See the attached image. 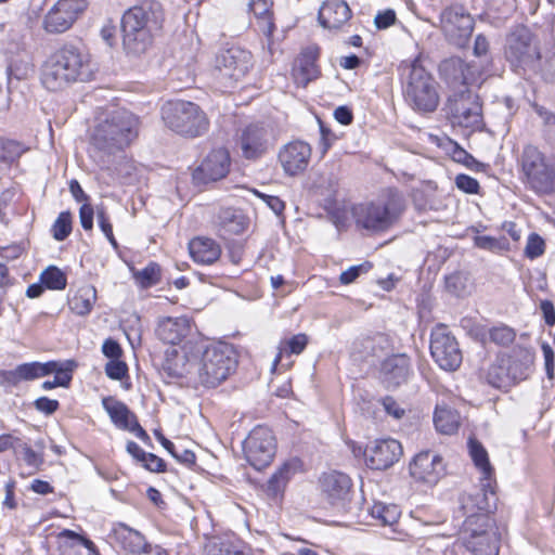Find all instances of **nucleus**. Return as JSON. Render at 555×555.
<instances>
[{
    "label": "nucleus",
    "mask_w": 555,
    "mask_h": 555,
    "mask_svg": "<svg viewBox=\"0 0 555 555\" xmlns=\"http://www.w3.org/2000/svg\"><path fill=\"white\" fill-rule=\"evenodd\" d=\"M233 348L223 343L204 348L188 340L180 350L168 353L164 369L173 377L196 373L198 382L214 388L224 382L235 369Z\"/></svg>",
    "instance_id": "f257e3e1"
},
{
    "label": "nucleus",
    "mask_w": 555,
    "mask_h": 555,
    "mask_svg": "<svg viewBox=\"0 0 555 555\" xmlns=\"http://www.w3.org/2000/svg\"><path fill=\"white\" fill-rule=\"evenodd\" d=\"M89 55L68 44L52 53L41 67L40 80L49 91H61L89 75Z\"/></svg>",
    "instance_id": "f03ea898"
},
{
    "label": "nucleus",
    "mask_w": 555,
    "mask_h": 555,
    "mask_svg": "<svg viewBox=\"0 0 555 555\" xmlns=\"http://www.w3.org/2000/svg\"><path fill=\"white\" fill-rule=\"evenodd\" d=\"M139 132V119L131 112L118 108L109 112L94 128L91 142L108 154L129 146Z\"/></svg>",
    "instance_id": "7ed1b4c3"
},
{
    "label": "nucleus",
    "mask_w": 555,
    "mask_h": 555,
    "mask_svg": "<svg viewBox=\"0 0 555 555\" xmlns=\"http://www.w3.org/2000/svg\"><path fill=\"white\" fill-rule=\"evenodd\" d=\"M154 4L144 2L141 5L130 8L122 16V43L131 53L144 52L152 41V33L158 27Z\"/></svg>",
    "instance_id": "20e7f679"
},
{
    "label": "nucleus",
    "mask_w": 555,
    "mask_h": 555,
    "mask_svg": "<svg viewBox=\"0 0 555 555\" xmlns=\"http://www.w3.org/2000/svg\"><path fill=\"white\" fill-rule=\"evenodd\" d=\"M165 125L173 132L185 138H197L208 131L209 119L195 103L189 101H169L162 107Z\"/></svg>",
    "instance_id": "39448f33"
},
{
    "label": "nucleus",
    "mask_w": 555,
    "mask_h": 555,
    "mask_svg": "<svg viewBox=\"0 0 555 555\" xmlns=\"http://www.w3.org/2000/svg\"><path fill=\"white\" fill-rule=\"evenodd\" d=\"M403 211L401 198L390 194L387 198L377 202L353 206L352 216L358 227L373 231H385L390 228Z\"/></svg>",
    "instance_id": "423d86ee"
},
{
    "label": "nucleus",
    "mask_w": 555,
    "mask_h": 555,
    "mask_svg": "<svg viewBox=\"0 0 555 555\" xmlns=\"http://www.w3.org/2000/svg\"><path fill=\"white\" fill-rule=\"evenodd\" d=\"M405 99L414 109L433 112L439 103L436 82L416 61L403 66Z\"/></svg>",
    "instance_id": "0eeeda50"
},
{
    "label": "nucleus",
    "mask_w": 555,
    "mask_h": 555,
    "mask_svg": "<svg viewBox=\"0 0 555 555\" xmlns=\"http://www.w3.org/2000/svg\"><path fill=\"white\" fill-rule=\"evenodd\" d=\"M524 180L537 192L547 191L554 180V170L545 155L534 145H526L519 157Z\"/></svg>",
    "instance_id": "6e6552de"
},
{
    "label": "nucleus",
    "mask_w": 555,
    "mask_h": 555,
    "mask_svg": "<svg viewBox=\"0 0 555 555\" xmlns=\"http://www.w3.org/2000/svg\"><path fill=\"white\" fill-rule=\"evenodd\" d=\"M447 109L453 125L470 129H479L482 125L478 96L468 90L451 96L448 100Z\"/></svg>",
    "instance_id": "1a4fd4ad"
},
{
    "label": "nucleus",
    "mask_w": 555,
    "mask_h": 555,
    "mask_svg": "<svg viewBox=\"0 0 555 555\" xmlns=\"http://www.w3.org/2000/svg\"><path fill=\"white\" fill-rule=\"evenodd\" d=\"M244 453L248 463L260 470L268 466L275 454V439L263 426L255 427L244 441Z\"/></svg>",
    "instance_id": "9d476101"
},
{
    "label": "nucleus",
    "mask_w": 555,
    "mask_h": 555,
    "mask_svg": "<svg viewBox=\"0 0 555 555\" xmlns=\"http://www.w3.org/2000/svg\"><path fill=\"white\" fill-rule=\"evenodd\" d=\"M505 54L515 66L529 67L540 59L537 42L527 27L515 28L506 40Z\"/></svg>",
    "instance_id": "9b49d317"
},
{
    "label": "nucleus",
    "mask_w": 555,
    "mask_h": 555,
    "mask_svg": "<svg viewBox=\"0 0 555 555\" xmlns=\"http://www.w3.org/2000/svg\"><path fill=\"white\" fill-rule=\"evenodd\" d=\"M430 353L436 363L444 371H455L462 363L459 344L444 325H438L433 330Z\"/></svg>",
    "instance_id": "f8f14e48"
},
{
    "label": "nucleus",
    "mask_w": 555,
    "mask_h": 555,
    "mask_svg": "<svg viewBox=\"0 0 555 555\" xmlns=\"http://www.w3.org/2000/svg\"><path fill=\"white\" fill-rule=\"evenodd\" d=\"M440 25L448 40L464 47L474 28L472 16L461 5L446 8L440 14Z\"/></svg>",
    "instance_id": "ddd939ff"
},
{
    "label": "nucleus",
    "mask_w": 555,
    "mask_h": 555,
    "mask_svg": "<svg viewBox=\"0 0 555 555\" xmlns=\"http://www.w3.org/2000/svg\"><path fill=\"white\" fill-rule=\"evenodd\" d=\"M462 541L464 546L475 555L499 554V539L490 522L481 527L480 524L472 525V519L465 521Z\"/></svg>",
    "instance_id": "4468645a"
},
{
    "label": "nucleus",
    "mask_w": 555,
    "mask_h": 555,
    "mask_svg": "<svg viewBox=\"0 0 555 555\" xmlns=\"http://www.w3.org/2000/svg\"><path fill=\"white\" fill-rule=\"evenodd\" d=\"M85 9V0H59L46 14L43 28L51 34L64 33Z\"/></svg>",
    "instance_id": "2eb2a0df"
},
{
    "label": "nucleus",
    "mask_w": 555,
    "mask_h": 555,
    "mask_svg": "<svg viewBox=\"0 0 555 555\" xmlns=\"http://www.w3.org/2000/svg\"><path fill=\"white\" fill-rule=\"evenodd\" d=\"M311 154L312 149L309 143L294 140L281 147L278 157L285 175L295 177L308 168Z\"/></svg>",
    "instance_id": "dca6fc26"
},
{
    "label": "nucleus",
    "mask_w": 555,
    "mask_h": 555,
    "mask_svg": "<svg viewBox=\"0 0 555 555\" xmlns=\"http://www.w3.org/2000/svg\"><path fill=\"white\" fill-rule=\"evenodd\" d=\"M215 66L224 77L237 80L251 67V54L240 47H231L216 55Z\"/></svg>",
    "instance_id": "f3484780"
},
{
    "label": "nucleus",
    "mask_w": 555,
    "mask_h": 555,
    "mask_svg": "<svg viewBox=\"0 0 555 555\" xmlns=\"http://www.w3.org/2000/svg\"><path fill=\"white\" fill-rule=\"evenodd\" d=\"M320 482L328 503L338 512H345L350 501V478L339 472H330L322 476Z\"/></svg>",
    "instance_id": "a211bd4d"
},
{
    "label": "nucleus",
    "mask_w": 555,
    "mask_h": 555,
    "mask_svg": "<svg viewBox=\"0 0 555 555\" xmlns=\"http://www.w3.org/2000/svg\"><path fill=\"white\" fill-rule=\"evenodd\" d=\"M402 447L396 439L375 440L364 451L365 464L372 469H386L399 461Z\"/></svg>",
    "instance_id": "6ab92c4d"
},
{
    "label": "nucleus",
    "mask_w": 555,
    "mask_h": 555,
    "mask_svg": "<svg viewBox=\"0 0 555 555\" xmlns=\"http://www.w3.org/2000/svg\"><path fill=\"white\" fill-rule=\"evenodd\" d=\"M230 164V155L225 149L214 150L195 169L193 179L198 183L218 181L228 175Z\"/></svg>",
    "instance_id": "aec40b11"
},
{
    "label": "nucleus",
    "mask_w": 555,
    "mask_h": 555,
    "mask_svg": "<svg viewBox=\"0 0 555 555\" xmlns=\"http://www.w3.org/2000/svg\"><path fill=\"white\" fill-rule=\"evenodd\" d=\"M410 473L418 481L436 485L444 474L442 457L430 451L420 452L410 464Z\"/></svg>",
    "instance_id": "412c9836"
},
{
    "label": "nucleus",
    "mask_w": 555,
    "mask_h": 555,
    "mask_svg": "<svg viewBox=\"0 0 555 555\" xmlns=\"http://www.w3.org/2000/svg\"><path fill=\"white\" fill-rule=\"evenodd\" d=\"M480 485L481 489L462 498V508L467 515L465 521L472 519V525L480 524L481 527H485L490 522L489 516L485 514V512H489L491 507L488 495L491 494L493 496L494 492L492 489V481H490V487H483L481 482Z\"/></svg>",
    "instance_id": "4be33fe9"
},
{
    "label": "nucleus",
    "mask_w": 555,
    "mask_h": 555,
    "mask_svg": "<svg viewBox=\"0 0 555 555\" xmlns=\"http://www.w3.org/2000/svg\"><path fill=\"white\" fill-rule=\"evenodd\" d=\"M238 146L246 159H258L270 147L268 131L259 125H249L244 128L238 138Z\"/></svg>",
    "instance_id": "5701e85b"
},
{
    "label": "nucleus",
    "mask_w": 555,
    "mask_h": 555,
    "mask_svg": "<svg viewBox=\"0 0 555 555\" xmlns=\"http://www.w3.org/2000/svg\"><path fill=\"white\" fill-rule=\"evenodd\" d=\"M319 54L318 46H309L296 59L293 67V78L298 86L306 87L319 77L320 69L317 65Z\"/></svg>",
    "instance_id": "b1692460"
},
{
    "label": "nucleus",
    "mask_w": 555,
    "mask_h": 555,
    "mask_svg": "<svg viewBox=\"0 0 555 555\" xmlns=\"http://www.w3.org/2000/svg\"><path fill=\"white\" fill-rule=\"evenodd\" d=\"M411 373V362L405 354L391 356L385 359L380 366L383 382L388 388L406 383Z\"/></svg>",
    "instance_id": "393cba45"
},
{
    "label": "nucleus",
    "mask_w": 555,
    "mask_h": 555,
    "mask_svg": "<svg viewBox=\"0 0 555 555\" xmlns=\"http://www.w3.org/2000/svg\"><path fill=\"white\" fill-rule=\"evenodd\" d=\"M191 332V322L186 317L159 319L156 327L157 337L166 344L177 345Z\"/></svg>",
    "instance_id": "a878e982"
},
{
    "label": "nucleus",
    "mask_w": 555,
    "mask_h": 555,
    "mask_svg": "<svg viewBox=\"0 0 555 555\" xmlns=\"http://www.w3.org/2000/svg\"><path fill=\"white\" fill-rule=\"evenodd\" d=\"M351 17L349 5L343 0H327L319 11V22L327 29H338Z\"/></svg>",
    "instance_id": "bb28decb"
},
{
    "label": "nucleus",
    "mask_w": 555,
    "mask_h": 555,
    "mask_svg": "<svg viewBox=\"0 0 555 555\" xmlns=\"http://www.w3.org/2000/svg\"><path fill=\"white\" fill-rule=\"evenodd\" d=\"M112 538L122 550L132 555H139L149 545L141 532L125 524H117L114 526L112 530Z\"/></svg>",
    "instance_id": "cd10ccee"
},
{
    "label": "nucleus",
    "mask_w": 555,
    "mask_h": 555,
    "mask_svg": "<svg viewBox=\"0 0 555 555\" xmlns=\"http://www.w3.org/2000/svg\"><path fill=\"white\" fill-rule=\"evenodd\" d=\"M522 373L518 372V364L509 358H501L491 364L487 372L489 384L494 387L505 386L509 382L522 379Z\"/></svg>",
    "instance_id": "c85d7f7f"
},
{
    "label": "nucleus",
    "mask_w": 555,
    "mask_h": 555,
    "mask_svg": "<svg viewBox=\"0 0 555 555\" xmlns=\"http://www.w3.org/2000/svg\"><path fill=\"white\" fill-rule=\"evenodd\" d=\"M216 225L221 236L242 234L248 225L247 218L241 210L233 208H222L216 218Z\"/></svg>",
    "instance_id": "c756f323"
},
{
    "label": "nucleus",
    "mask_w": 555,
    "mask_h": 555,
    "mask_svg": "<svg viewBox=\"0 0 555 555\" xmlns=\"http://www.w3.org/2000/svg\"><path fill=\"white\" fill-rule=\"evenodd\" d=\"M192 259L199 264H211L221 255L220 245L208 237H195L189 243Z\"/></svg>",
    "instance_id": "7c9ffc66"
},
{
    "label": "nucleus",
    "mask_w": 555,
    "mask_h": 555,
    "mask_svg": "<svg viewBox=\"0 0 555 555\" xmlns=\"http://www.w3.org/2000/svg\"><path fill=\"white\" fill-rule=\"evenodd\" d=\"M440 69L452 83L467 86L476 80L474 73L470 70V66L461 59L444 61Z\"/></svg>",
    "instance_id": "2f4dec72"
},
{
    "label": "nucleus",
    "mask_w": 555,
    "mask_h": 555,
    "mask_svg": "<svg viewBox=\"0 0 555 555\" xmlns=\"http://www.w3.org/2000/svg\"><path fill=\"white\" fill-rule=\"evenodd\" d=\"M299 468L298 460H291L285 462L278 470L271 476L267 483V493L272 498L281 494L291 478L297 473Z\"/></svg>",
    "instance_id": "473e14b6"
},
{
    "label": "nucleus",
    "mask_w": 555,
    "mask_h": 555,
    "mask_svg": "<svg viewBox=\"0 0 555 555\" xmlns=\"http://www.w3.org/2000/svg\"><path fill=\"white\" fill-rule=\"evenodd\" d=\"M102 404L116 427L124 430L133 427L132 421L135 416L124 402L108 397L102 400Z\"/></svg>",
    "instance_id": "72a5a7b5"
},
{
    "label": "nucleus",
    "mask_w": 555,
    "mask_h": 555,
    "mask_svg": "<svg viewBox=\"0 0 555 555\" xmlns=\"http://www.w3.org/2000/svg\"><path fill=\"white\" fill-rule=\"evenodd\" d=\"M468 449L475 466L480 470V482L483 487H490L492 481L493 468L489 462L488 453L480 442L469 439Z\"/></svg>",
    "instance_id": "f704fd0d"
},
{
    "label": "nucleus",
    "mask_w": 555,
    "mask_h": 555,
    "mask_svg": "<svg viewBox=\"0 0 555 555\" xmlns=\"http://www.w3.org/2000/svg\"><path fill=\"white\" fill-rule=\"evenodd\" d=\"M436 429L443 435H453L460 427L459 413L446 404H437L434 414Z\"/></svg>",
    "instance_id": "c9c22d12"
},
{
    "label": "nucleus",
    "mask_w": 555,
    "mask_h": 555,
    "mask_svg": "<svg viewBox=\"0 0 555 555\" xmlns=\"http://www.w3.org/2000/svg\"><path fill=\"white\" fill-rule=\"evenodd\" d=\"M96 300V289L92 285H85L77 289L68 299L69 309L77 315H87L91 312Z\"/></svg>",
    "instance_id": "e433bc0d"
},
{
    "label": "nucleus",
    "mask_w": 555,
    "mask_h": 555,
    "mask_svg": "<svg viewBox=\"0 0 555 555\" xmlns=\"http://www.w3.org/2000/svg\"><path fill=\"white\" fill-rule=\"evenodd\" d=\"M272 0H251L249 7L258 21V27L261 33L270 38L275 29L272 18Z\"/></svg>",
    "instance_id": "4c0bfd02"
},
{
    "label": "nucleus",
    "mask_w": 555,
    "mask_h": 555,
    "mask_svg": "<svg viewBox=\"0 0 555 555\" xmlns=\"http://www.w3.org/2000/svg\"><path fill=\"white\" fill-rule=\"evenodd\" d=\"M57 546L59 550L62 552L63 555H69L72 551H74L77 547H85L89 552H94V543L80 534L64 529L61 531L57 537Z\"/></svg>",
    "instance_id": "58836bf2"
},
{
    "label": "nucleus",
    "mask_w": 555,
    "mask_h": 555,
    "mask_svg": "<svg viewBox=\"0 0 555 555\" xmlns=\"http://www.w3.org/2000/svg\"><path fill=\"white\" fill-rule=\"evenodd\" d=\"M371 516L378 521L380 526H392L400 517V509L395 504L375 502L370 507Z\"/></svg>",
    "instance_id": "ea45409f"
},
{
    "label": "nucleus",
    "mask_w": 555,
    "mask_h": 555,
    "mask_svg": "<svg viewBox=\"0 0 555 555\" xmlns=\"http://www.w3.org/2000/svg\"><path fill=\"white\" fill-rule=\"evenodd\" d=\"M308 344V336L306 334H297L291 338L281 340L279 345V353L273 361V367L281 362L284 354H299Z\"/></svg>",
    "instance_id": "a19ab883"
},
{
    "label": "nucleus",
    "mask_w": 555,
    "mask_h": 555,
    "mask_svg": "<svg viewBox=\"0 0 555 555\" xmlns=\"http://www.w3.org/2000/svg\"><path fill=\"white\" fill-rule=\"evenodd\" d=\"M135 283L141 288H150L160 282L162 270L158 263L150 262L142 270L131 269Z\"/></svg>",
    "instance_id": "79ce46f5"
},
{
    "label": "nucleus",
    "mask_w": 555,
    "mask_h": 555,
    "mask_svg": "<svg viewBox=\"0 0 555 555\" xmlns=\"http://www.w3.org/2000/svg\"><path fill=\"white\" fill-rule=\"evenodd\" d=\"M39 281L48 289L62 291L67 285L66 274L55 266H49L39 276Z\"/></svg>",
    "instance_id": "37998d69"
},
{
    "label": "nucleus",
    "mask_w": 555,
    "mask_h": 555,
    "mask_svg": "<svg viewBox=\"0 0 555 555\" xmlns=\"http://www.w3.org/2000/svg\"><path fill=\"white\" fill-rule=\"evenodd\" d=\"M28 149L21 142L14 140H3L1 143L0 158L5 163H14Z\"/></svg>",
    "instance_id": "c03bdc74"
},
{
    "label": "nucleus",
    "mask_w": 555,
    "mask_h": 555,
    "mask_svg": "<svg viewBox=\"0 0 555 555\" xmlns=\"http://www.w3.org/2000/svg\"><path fill=\"white\" fill-rule=\"evenodd\" d=\"M74 361H66L65 363H60L56 361H49L46 363L37 362L38 373L40 377L55 374V375H63V374H72L73 369L75 366Z\"/></svg>",
    "instance_id": "a18cd8bd"
},
{
    "label": "nucleus",
    "mask_w": 555,
    "mask_h": 555,
    "mask_svg": "<svg viewBox=\"0 0 555 555\" xmlns=\"http://www.w3.org/2000/svg\"><path fill=\"white\" fill-rule=\"evenodd\" d=\"M205 552L206 555H245L230 543L223 542L218 538L208 540L205 545Z\"/></svg>",
    "instance_id": "49530a36"
},
{
    "label": "nucleus",
    "mask_w": 555,
    "mask_h": 555,
    "mask_svg": "<svg viewBox=\"0 0 555 555\" xmlns=\"http://www.w3.org/2000/svg\"><path fill=\"white\" fill-rule=\"evenodd\" d=\"M52 235L56 241H64L72 232V216L68 211L59 215L52 225Z\"/></svg>",
    "instance_id": "de8ad7c7"
},
{
    "label": "nucleus",
    "mask_w": 555,
    "mask_h": 555,
    "mask_svg": "<svg viewBox=\"0 0 555 555\" xmlns=\"http://www.w3.org/2000/svg\"><path fill=\"white\" fill-rule=\"evenodd\" d=\"M490 340L500 346H508L515 339V332L506 325L494 326L489 331Z\"/></svg>",
    "instance_id": "09e8293b"
},
{
    "label": "nucleus",
    "mask_w": 555,
    "mask_h": 555,
    "mask_svg": "<svg viewBox=\"0 0 555 555\" xmlns=\"http://www.w3.org/2000/svg\"><path fill=\"white\" fill-rule=\"evenodd\" d=\"M475 245L481 249L490 251H501L508 249V243L505 240H500L488 235L476 236Z\"/></svg>",
    "instance_id": "8fccbe9b"
},
{
    "label": "nucleus",
    "mask_w": 555,
    "mask_h": 555,
    "mask_svg": "<svg viewBox=\"0 0 555 555\" xmlns=\"http://www.w3.org/2000/svg\"><path fill=\"white\" fill-rule=\"evenodd\" d=\"M545 250V242L544 240L535 234L532 233L529 235L527 240V244L525 247V255L529 259H535L544 254Z\"/></svg>",
    "instance_id": "3c124183"
},
{
    "label": "nucleus",
    "mask_w": 555,
    "mask_h": 555,
    "mask_svg": "<svg viewBox=\"0 0 555 555\" xmlns=\"http://www.w3.org/2000/svg\"><path fill=\"white\" fill-rule=\"evenodd\" d=\"M319 124L321 134L319 141V151L321 157H324L328 150L332 147V145L338 140V137L330 128H327L321 120H319Z\"/></svg>",
    "instance_id": "603ef678"
},
{
    "label": "nucleus",
    "mask_w": 555,
    "mask_h": 555,
    "mask_svg": "<svg viewBox=\"0 0 555 555\" xmlns=\"http://www.w3.org/2000/svg\"><path fill=\"white\" fill-rule=\"evenodd\" d=\"M371 268L372 264L370 262H363L359 266H352L348 268L346 271L341 272L339 281L341 284L348 285L354 282L360 276V274L369 272Z\"/></svg>",
    "instance_id": "864d4df0"
},
{
    "label": "nucleus",
    "mask_w": 555,
    "mask_h": 555,
    "mask_svg": "<svg viewBox=\"0 0 555 555\" xmlns=\"http://www.w3.org/2000/svg\"><path fill=\"white\" fill-rule=\"evenodd\" d=\"M96 218H98L99 227L102 230V232L104 233V235L107 237V240L113 245V247L117 248L118 245H117V242L113 234V227L102 207L98 208Z\"/></svg>",
    "instance_id": "5fc2aeb1"
},
{
    "label": "nucleus",
    "mask_w": 555,
    "mask_h": 555,
    "mask_svg": "<svg viewBox=\"0 0 555 555\" xmlns=\"http://www.w3.org/2000/svg\"><path fill=\"white\" fill-rule=\"evenodd\" d=\"M15 369L20 383L40 378L37 362L23 363L17 365Z\"/></svg>",
    "instance_id": "6e6d98bb"
},
{
    "label": "nucleus",
    "mask_w": 555,
    "mask_h": 555,
    "mask_svg": "<svg viewBox=\"0 0 555 555\" xmlns=\"http://www.w3.org/2000/svg\"><path fill=\"white\" fill-rule=\"evenodd\" d=\"M455 184L461 191L468 194H477L479 191L478 181L475 178L467 175H459L455 178Z\"/></svg>",
    "instance_id": "4d7b16f0"
},
{
    "label": "nucleus",
    "mask_w": 555,
    "mask_h": 555,
    "mask_svg": "<svg viewBox=\"0 0 555 555\" xmlns=\"http://www.w3.org/2000/svg\"><path fill=\"white\" fill-rule=\"evenodd\" d=\"M105 373L106 375L112 378L119 380L121 379L126 373H127V365L125 362L117 360H111L105 365Z\"/></svg>",
    "instance_id": "13d9d810"
},
{
    "label": "nucleus",
    "mask_w": 555,
    "mask_h": 555,
    "mask_svg": "<svg viewBox=\"0 0 555 555\" xmlns=\"http://www.w3.org/2000/svg\"><path fill=\"white\" fill-rule=\"evenodd\" d=\"M396 22V13L393 10H385L383 12H378L374 18L375 26L378 29H385L389 26L393 25Z\"/></svg>",
    "instance_id": "bf43d9fd"
},
{
    "label": "nucleus",
    "mask_w": 555,
    "mask_h": 555,
    "mask_svg": "<svg viewBox=\"0 0 555 555\" xmlns=\"http://www.w3.org/2000/svg\"><path fill=\"white\" fill-rule=\"evenodd\" d=\"M34 405L39 412L50 415L59 409L60 404L57 400L40 397L35 401Z\"/></svg>",
    "instance_id": "052dcab7"
},
{
    "label": "nucleus",
    "mask_w": 555,
    "mask_h": 555,
    "mask_svg": "<svg viewBox=\"0 0 555 555\" xmlns=\"http://www.w3.org/2000/svg\"><path fill=\"white\" fill-rule=\"evenodd\" d=\"M93 216L94 210L90 204H83L79 209V219L81 227L86 231H90L93 228Z\"/></svg>",
    "instance_id": "680f3d73"
},
{
    "label": "nucleus",
    "mask_w": 555,
    "mask_h": 555,
    "mask_svg": "<svg viewBox=\"0 0 555 555\" xmlns=\"http://www.w3.org/2000/svg\"><path fill=\"white\" fill-rule=\"evenodd\" d=\"M20 384L16 369L14 370H0V386L5 389H11Z\"/></svg>",
    "instance_id": "e2e57ef3"
},
{
    "label": "nucleus",
    "mask_w": 555,
    "mask_h": 555,
    "mask_svg": "<svg viewBox=\"0 0 555 555\" xmlns=\"http://www.w3.org/2000/svg\"><path fill=\"white\" fill-rule=\"evenodd\" d=\"M142 464L146 469L155 473L164 472L166 467L165 462L153 453H146Z\"/></svg>",
    "instance_id": "0e129e2a"
},
{
    "label": "nucleus",
    "mask_w": 555,
    "mask_h": 555,
    "mask_svg": "<svg viewBox=\"0 0 555 555\" xmlns=\"http://www.w3.org/2000/svg\"><path fill=\"white\" fill-rule=\"evenodd\" d=\"M102 351L107 358H109L112 360L119 359L122 353V350H121L119 344L111 338L106 339L103 343Z\"/></svg>",
    "instance_id": "69168bd1"
},
{
    "label": "nucleus",
    "mask_w": 555,
    "mask_h": 555,
    "mask_svg": "<svg viewBox=\"0 0 555 555\" xmlns=\"http://www.w3.org/2000/svg\"><path fill=\"white\" fill-rule=\"evenodd\" d=\"M382 404L387 414L393 416L397 420L401 418L404 414V410L400 408L398 402L391 397L384 398L382 400Z\"/></svg>",
    "instance_id": "338daca9"
},
{
    "label": "nucleus",
    "mask_w": 555,
    "mask_h": 555,
    "mask_svg": "<svg viewBox=\"0 0 555 555\" xmlns=\"http://www.w3.org/2000/svg\"><path fill=\"white\" fill-rule=\"evenodd\" d=\"M256 194L263 199L274 214L280 215L284 210L285 205L278 196L267 195L259 192H256Z\"/></svg>",
    "instance_id": "774afa93"
}]
</instances>
